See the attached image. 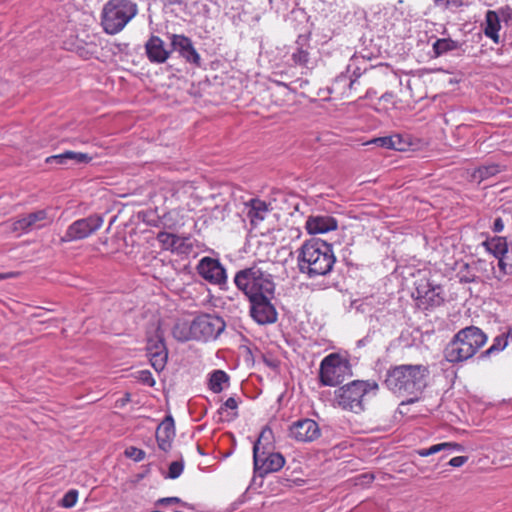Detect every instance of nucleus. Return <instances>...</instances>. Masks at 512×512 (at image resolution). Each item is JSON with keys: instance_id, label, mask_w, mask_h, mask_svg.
Segmentation results:
<instances>
[{"instance_id": "nucleus-1", "label": "nucleus", "mask_w": 512, "mask_h": 512, "mask_svg": "<svg viewBox=\"0 0 512 512\" xmlns=\"http://www.w3.org/2000/svg\"><path fill=\"white\" fill-rule=\"evenodd\" d=\"M429 368L423 364H402L389 368L384 384L398 395H417L427 385Z\"/></svg>"}, {"instance_id": "nucleus-2", "label": "nucleus", "mask_w": 512, "mask_h": 512, "mask_svg": "<svg viewBox=\"0 0 512 512\" xmlns=\"http://www.w3.org/2000/svg\"><path fill=\"white\" fill-rule=\"evenodd\" d=\"M336 262L332 245L320 239L305 241L298 251V266L310 277L330 273Z\"/></svg>"}, {"instance_id": "nucleus-3", "label": "nucleus", "mask_w": 512, "mask_h": 512, "mask_svg": "<svg viewBox=\"0 0 512 512\" xmlns=\"http://www.w3.org/2000/svg\"><path fill=\"white\" fill-rule=\"evenodd\" d=\"M487 336L475 326L458 331L445 348L448 362L458 363L472 358L486 343Z\"/></svg>"}, {"instance_id": "nucleus-4", "label": "nucleus", "mask_w": 512, "mask_h": 512, "mask_svg": "<svg viewBox=\"0 0 512 512\" xmlns=\"http://www.w3.org/2000/svg\"><path fill=\"white\" fill-rule=\"evenodd\" d=\"M234 283L249 300L263 296H273L275 291V284L270 275L257 267L238 271L234 277Z\"/></svg>"}, {"instance_id": "nucleus-5", "label": "nucleus", "mask_w": 512, "mask_h": 512, "mask_svg": "<svg viewBox=\"0 0 512 512\" xmlns=\"http://www.w3.org/2000/svg\"><path fill=\"white\" fill-rule=\"evenodd\" d=\"M137 4L131 0H109L103 7L101 24L108 34H117L136 16Z\"/></svg>"}, {"instance_id": "nucleus-6", "label": "nucleus", "mask_w": 512, "mask_h": 512, "mask_svg": "<svg viewBox=\"0 0 512 512\" xmlns=\"http://www.w3.org/2000/svg\"><path fill=\"white\" fill-rule=\"evenodd\" d=\"M379 386L374 380H354L335 391L336 401L344 410L360 413L364 410L363 402L369 393H376Z\"/></svg>"}, {"instance_id": "nucleus-7", "label": "nucleus", "mask_w": 512, "mask_h": 512, "mask_svg": "<svg viewBox=\"0 0 512 512\" xmlns=\"http://www.w3.org/2000/svg\"><path fill=\"white\" fill-rule=\"evenodd\" d=\"M192 327L195 340L207 342L215 340L224 331L225 322L216 315L202 314L194 318Z\"/></svg>"}, {"instance_id": "nucleus-8", "label": "nucleus", "mask_w": 512, "mask_h": 512, "mask_svg": "<svg viewBox=\"0 0 512 512\" xmlns=\"http://www.w3.org/2000/svg\"><path fill=\"white\" fill-rule=\"evenodd\" d=\"M103 223V217L97 214L78 219L68 226L61 240L63 242H72L85 239L98 231Z\"/></svg>"}, {"instance_id": "nucleus-9", "label": "nucleus", "mask_w": 512, "mask_h": 512, "mask_svg": "<svg viewBox=\"0 0 512 512\" xmlns=\"http://www.w3.org/2000/svg\"><path fill=\"white\" fill-rule=\"evenodd\" d=\"M345 366L341 357L332 353L326 356L320 364L319 378L325 386H336L343 381Z\"/></svg>"}, {"instance_id": "nucleus-10", "label": "nucleus", "mask_w": 512, "mask_h": 512, "mask_svg": "<svg viewBox=\"0 0 512 512\" xmlns=\"http://www.w3.org/2000/svg\"><path fill=\"white\" fill-rule=\"evenodd\" d=\"M254 469L259 476L263 477L269 473L278 472L281 470L286 460L279 452L273 450H266L253 454Z\"/></svg>"}, {"instance_id": "nucleus-11", "label": "nucleus", "mask_w": 512, "mask_h": 512, "mask_svg": "<svg viewBox=\"0 0 512 512\" xmlns=\"http://www.w3.org/2000/svg\"><path fill=\"white\" fill-rule=\"evenodd\" d=\"M321 435L318 423L309 418L293 422L289 427V437L297 442H313Z\"/></svg>"}, {"instance_id": "nucleus-12", "label": "nucleus", "mask_w": 512, "mask_h": 512, "mask_svg": "<svg viewBox=\"0 0 512 512\" xmlns=\"http://www.w3.org/2000/svg\"><path fill=\"white\" fill-rule=\"evenodd\" d=\"M273 296H263L249 300L251 303L250 315L261 325L272 324L277 320V311L271 303Z\"/></svg>"}, {"instance_id": "nucleus-13", "label": "nucleus", "mask_w": 512, "mask_h": 512, "mask_svg": "<svg viewBox=\"0 0 512 512\" xmlns=\"http://www.w3.org/2000/svg\"><path fill=\"white\" fill-rule=\"evenodd\" d=\"M197 273L206 281L214 285L226 282V271L219 260L211 257H203L197 267Z\"/></svg>"}, {"instance_id": "nucleus-14", "label": "nucleus", "mask_w": 512, "mask_h": 512, "mask_svg": "<svg viewBox=\"0 0 512 512\" xmlns=\"http://www.w3.org/2000/svg\"><path fill=\"white\" fill-rule=\"evenodd\" d=\"M50 222L51 221L48 220L47 211L43 209L29 213L12 221L9 225V230L18 234H23L32 229H40Z\"/></svg>"}, {"instance_id": "nucleus-15", "label": "nucleus", "mask_w": 512, "mask_h": 512, "mask_svg": "<svg viewBox=\"0 0 512 512\" xmlns=\"http://www.w3.org/2000/svg\"><path fill=\"white\" fill-rule=\"evenodd\" d=\"M359 76L353 78L348 72L341 73L332 81L329 93L335 99L349 98L357 90Z\"/></svg>"}, {"instance_id": "nucleus-16", "label": "nucleus", "mask_w": 512, "mask_h": 512, "mask_svg": "<svg viewBox=\"0 0 512 512\" xmlns=\"http://www.w3.org/2000/svg\"><path fill=\"white\" fill-rule=\"evenodd\" d=\"M170 40L171 46L181 57L197 67L201 66V57L189 37L182 34H172Z\"/></svg>"}, {"instance_id": "nucleus-17", "label": "nucleus", "mask_w": 512, "mask_h": 512, "mask_svg": "<svg viewBox=\"0 0 512 512\" xmlns=\"http://www.w3.org/2000/svg\"><path fill=\"white\" fill-rule=\"evenodd\" d=\"M146 55L152 63H164L169 58L171 51L165 46L159 36H151L145 44Z\"/></svg>"}, {"instance_id": "nucleus-18", "label": "nucleus", "mask_w": 512, "mask_h": 512, "mask_svg": "<svg viewBox=\"0 0 512 512\" xmlns=\"http://www.w3.org/2000/svg\"><path fill=\"white\" fill-rule=\"evenodd\" d=\"M174 437V420L171 416H167L156 429L158 447L165 452L169 451L172 447Z\"/></svg>"}, {"instance_id": "nucleus-19", "label": "nucleus", "mask_w": 512, "mask_h": 512, "mask_svg": "<svg viewBox=\"0 0 512 512\" xmlns=\"http://www.w3.org/2000/svg\"><path fill=\"white\" fill-rule=\"evenodd\" d=\"M337 229V221L331 216H310L306 221L309 234H323Z\"/></svg>"}, {"instance_id": "nucleus-20", "label": "nucleus", "mask_w": 512, "mask_h": 512, "mask_svg": "<svg viewBox=\"0 0 512 512\" xmlns=\"http://www.w3.org/2000/svg\"><path fill=\"white\" fill-rule=\"evenodd\" d=\"M501 29L500 16L494 10H488L485 14L483 24V32L486 37L491 39L495 44L500 43L499 31Z\"/></svg>"}, {"instance_id": "nucleus-21", "label": "nucleus", "mask_w": 512, "mask_h": 512, "mask_svg": "<svg viewBox=\"0 0 512 512\" xmlns=\"http://www.w3.org/2000/svg\"><path fill=\"white\" fill-rule=\"evenodd\" d=\"M246 206L248 208L247 217L253 227L260 224L269 213L268 205L260 199H251Z\"/></svg>"}, {"instance_id": "nucleus-22", "label": "nucleus", "mask_w": 512, "mask_h": 512, "mask_svg": "<svg viewBox=\"0 0 512 512\" xmlns=\"http://www.w3.org/2000/svg\"><path fill=\"white\" fill-rule=\"evenodd\" d=\"M484 245L486 246V249L498 259V266L501 269L502 259L504 258V255L507 254L510 244L508 245L505 238L494 237L487 240Z\"/></svg>"}, {"instance_id": "nucleus-23", "label": "nucleus", "mask_w": 512, "mask_h": 512, "mask_svg": "<svg viewBox=\"0 0 512 512\" xmlns=\"http://www.w3.org/2000/svg\"><path fill=\"white\" fill-rule=\"evenodd\" d=\"M463 450H464L463 446L459 443L443 442V443L432 445L429 448L419 449L416 451V453L421 457H427V456L433 455V454L441 452V451H447L448 453H452L454 451L461 452Z\"/></svg>"}, {"instance_id": "nucleus-24", "label": "nucleus", "mask_w": 512, "mask_h": 512, "mask_svg": "<svg viewBox=\"0 0 512 512\" xmlns=\"http://www.w3.org/2000/svg\"><path fill=\"white\" fill-rule=\"evenodd\" d=\"M273 431L270 427L265 426L257 439V441L254 443L253 446V454L266 451V450H273Z\"/></svg>"}, {"instance_id": "nucleus-25", "label": "nucleus", "mask_w": 512, "mask_h": 512, "mask_svg": "<svg viewBox=\"0 0 512 512\" xmlns=\"http://www.w3.org/2000/svg\"><path fill=\"white\" fill-rule=\"evenodd\" d=\"M229 376L223 370H214L209 377L208 387L213 393H220L224 389V385L228 384Z\"/></svg>"}, {"instance_id": "nucleus-26", "label": "nucleus", "mask_w": 512, "mask_h": 512, "mask_svg": "<svg viewBox=\"0 0 512 512\" xmlns=\"http://www.w3.org/2000/svg\"><path fill=\"white\" fill-rule=\"evenodd\" d=\"M194 249V244L192 241V238L190 235L187 236H180L176 235L172 252L179 254V255H188L190 254Z\"/></svg>"}, {"instance_id": "nucleus-27", "label": "nucleus", "mask_w": 512, "mask_h": 512, "mask_svg": "<svg viewBox=\"0 0 512 512\" xmlns=\"http://www.w3.org/2000/svg\"><path fill=\"white\" fill-rule=\"evenodd\" d=\"M192 322L191 323H179L173 328V336L181 342L195 340L193 333Z\"/></svg>"}, {"instance_id": "nucleus-28", "label": "nucleus", "mask_w": 512, "mask_h": 512, "mask_svg": "<svg viewBox=\"0 0 512 512\" xmlns=\"http://www.w3.org/2000/svg\"><path fill=\"white\" fill-rule=\"evenodd\" d=\"M367 144H375L380 147H385L388 149H395V150L403 149L401 146V137L399 135L374 138L373 140L369 141Z\"/></svg>"}, {"instance_id": "nucleus-29", "label": "nucleus", "mask_w": 512, "mask_h": 512, "mask_svg": "<svg viewBox=\"0 0 512 512\" xmlns=\"http://www.w3.org/2000/svg\"><path fill=\"white\" fill-rule=\"evenodd\" d=\"M458 48V43L450 38L437 39L433 43V51L436 57Z\"/></svg>"}, {"instance_id": "nucleus-30", "label": "nucleus", "mask_w": 512, "mask_h": 512, "mask_svg": "<svg viewBox=\"0 0 512 512\" xmlns=\"http://www.w3.org/2000/svg\"><path fill=\"white\" fill-rule=\"evenodd\" d=\"M500 172L497 164L483 165L474 170L472 173L473 179L481 182L491 176H494Z\"/></svg>"}, {"instance_id": "nucleus-31", "label": "nucleus", "mask_w": 512, "mask_h": 512, "mask_svg": "<svg viewBox=\"0 0 512 512\" xmlns=\"http://www.w3.org/2000/svg\"><path fill=\"white\" fill-rule=\"evenodd\" d=\"M512 341V331H508L506 334L499 335L494 338L492 345L486 351L487 354H493L504 350Z\"/></svg>"}, {"instance_id": "nucleus-32", "label": "nucleus", "mask_w": 512, "mask_h": 512, "mask_svg": "<svg viewBox=\"0 0 512 512\" xmlns=\"http://www.w3.org/2000/svg\"><path fill=\"white\" fill-rule=\"evenodd\" d=\"M238 401L234 397H229L219 408L220 415L226 414V420H232L237 416Z\"/></svg>"}, {"instance_id": "nucleus-33", "label": "nucleus", "mask_w": 512, "mask_h": 512, "mask_svg": "<svg viewBox=\"0 0 512 512\" xmlns=\"http://www.w3.org/2000/svg\"><path fill=\"white\" fill-rule=\"evenodd\" d=\"M146 349L148 355L151 353H159L167 350L164 339L158 332L154 337L148 339Z\"/></svg>"}, {"instance_id": "nucleus-34", "label": "nucleus", "mask_w": 512, "mask_h": 512, "mask_svg": "<svg viewBox=\"0 0 512 512\" xmlns=\"http://www.w3.org/2000/svg\"><path fill=\"white\" fill-rule=\"evenodd\" d=\"M148 356H149L152 367L156 371L160 372L165 368L167 359H168V351L167 350L163 351V352H159V353H151Z\"/></svg>"}, {"instance_id": "nucleus-35", "label": "nucleus", "mask_w": 512, "mask_h": 512, "mask_svg": "<svg viewBox=\"0 0 512 512\" xmlns=\"http://www.w3.org/2000/svg\"><path fill=\"white\" fill-rule=\"evenodd\" d=\"M175 236L176 234L161 231L157 234V240L163 249L170 250L172 252Z\"/></svg>"}, {"instance_id": "nucleus-36", "label": "nucleus", "mask_w": 512, "mask_h": 512, "mask_svg": "<svg viewBox=\"0 0 512 512\" xmlns=\"http://www.w3.org/2000/svg\"><path fill=\"white\" fill-rule=\"evenodd\" d=\"M78 491L76 489H71L65 495L60 501V505L64 508H72L76 505L78 500Z\"/></svg>"}, {"instance_id": "nucleus-37", "label": "nucleus", "mask_w": 512, "mask_h": 512, "mask_svg": "<svg viewBox=\"0 0 512 512\" xmlns=\"http://www.w3.org/2000/svg\"><path fill=\"white\" fill-rule=\"evenodd\" d=\"M435 6L445 10H454L463 5V0H433Z\"/></svg>"}, {"instance_id": "nucleus-38", "label": "nucleus", "mask_w": 512, "mask_h": 512, "mask_svg": "<svg viewBox=\"0 0 512 512\" xmlns=\"http://www.w3.org/2000/svg\"><path fill=\"white\" fill-rule=\"evenodd\" d=\"M124 454L126 457L133 459L135 462L144 460L146 456L145 451L134 446L126 448Z\"/></svg>"}, {"instance_id": "nucleus-39", "label": "nucleus", "mask_w": 512, "mask_h": 512, "mask_svg": "<svg viewBox=\"0 0 512 512\" xmlns=\"http://www.w3.org/2000/svg\"><path fill=\"white\" fill-rule=\"evenodd\" d=\"M66 157L68 160H73L77 163H89L92 161V157L87 153L66 151Z\"/></svg>"}, {"instance_id": "nucleus-40", "label": "nucleus", "mask_w": 512, "mask_h": 512, "mask_svg": "<svg viewBox=\"0 0 512 512\" xmlns=\"http://www.w3.org/2000/svg\"><path fill=\"white\" fill-rule=\"evenodd\" d=\"M292 59L296 64L305 66L309 62V52L303 48H298L292 54Z\"/></svg>"}, {"instance_id": "nucleus-41", "label": "nucleus", "mask_w": 512, "mask_h": 512, "mask_svg": "<svg viewBox=\"0 0 512 512\" xmlns=\"http://www.w3.org/2000/svg\"><path fill=\"white\" fill-rule=\"evenodd\" d=\"M501 271L505 274H512V240L510 241V248L501 262Z\"/></svg>"}, {"instance_id": "nucleus-42", "label": "nucleus", "mask_w": 512, "mask_h": 512, "mask_svg": "<svg viewBox=\"0 0 512 512\" xmlns=\"http://www.w3.org/2000/svg\"><path fill=\"white\" fill-rule=\"evenodd\" d=\"M184 469V465L181 461H174L169 465L167 477L170 479L178 478Z\"/></svg>"}, {"instance_id": "nucleus-43", "label": "nucleus", "mask_w": 512, "mask_h": 512, "mask_svg": "<svg viewBox=\"0 0 512 512\" xmlns=\"http://www.w3.org/2000/svg\"><path fill=\"white\" fill-rule=\"evenodd\" d=\"M136 378L143 384L150 387L155 385V379L153 378L149 370H141L137 372Z\"/></svg>"}, {"instance_id": "nucleus-44", "label": "nucleus", "mask_w": 512, "mask_h": 512, "mask_svg": "<svg viewBox=\"0 0 512 512\" xmlns=\"http://www.w3.org/2000/svg\"><path fill=\"white\" fill-rule=\"evenodd\" d=\"M67 161L68 159L66 157V151L61 154L52 155L46 158V163L48 164L56 163L58 165H64L67 163Z\"/></svg>"}, {"instance_id": "nucleus-45", "label": "nucleus", "mask_w": 512, "mask_h": 512, "mask_svg": "<svg viewBox=\"0 0 512 512\" xmlns=\"http://www.w3.org/2000/svg\"><path fill=\"white\" fill-rule=\"evenodd\" d=\"M374 478H375L374 475L371 473H363L355 478V484L361 485V486H366V485L371 484L373 482Z\"/></svg>"}, {"instance_id": "nucleus-46", "label": "nucleus", "mask_w": 512, "mask_h": 512, "mask_svg": "<svg viewBox=\"0 0 512 512\" xmlns=\"http://www.w3.org/2000/svg\"><path fill=\"white\" fill-rule=\"evenodd\" d=\"M158 504H161V505H168V504H183V505H186L185 503L182 502V500L178 497H166V498H161L158 500L157 502Z\"/></svg>"}, {"instance_id": "nucleus-47", "label": "nucleus", "mask_w": 512, "mask_h": 512, "mask_svg": "<svg viewBox=\"0 0 512 512\" xmlns=\"http://www.w3.org/2000/svg\"><path fill=\"white\" fill-rule=\"evenodd\" d=\"M468 461L466 456H456L449 461V465L453 467H461Z\"/></svg>"}, {"instance_id": "nucleus-48", "label": "nucleus", "mask_w": 512, "mask_h": 512, "mask_svg": "<svg viewBox=\"0 0 512 512\" xmlns=\"http://www.w3.org/2000/svg\"><path fill=\"white\" fill-rule=\"evenodd\" d=\"M501 17L505 22H508L509 20H512V9L509 7H506L504 9H501L500 11Z\"/></svg>"}, {"instance_id": "nucleus-49", "label": "nucleus", "mask_w": 512, "mask_h": 512, "mask_svg": "<svg viewBox=\"0 0 512 512\" xmlns=\"http://www.w3.org/2000/svg\"><path fill=\"white\" fill-rule=\"evenodd\" d=\"M503 229H504L503 220L500 217L496 218L493 223L494 232H501Z\"/></svg>"}, {"instance_id": "nucleus-50", "label": "nucleus", "mask_w": 512, "mask_h": 512, "mask_svg": "<svg viewBox=\"0 0 512 512\" xmlns=\"http://www.w3.org/2000/svg\"><path fill=\"white\" fill-rule=\"evenodd\" d=\"M18 276L17 272H7V273H0V281L10 278H15Z\"/></svg>"}, {"instance_id": "nucleus-51", "label": "nucleus", "mask_w": 512, "mask_h": 512, "mask_svg": "<svg viewBox=\"0 0 512 512\" xmlns=\"http://www.w3.org/2000/svg\"><path fill=\"white\" fill-rule=\"evenodd\" d=\"M461 281L468 283V282H473L474 279L473 278H462Z\"/></svg>"}, {"instance_id": "nucleus-52", "label": "nucleus", "mask_w": 512, "mask_h": 512, "mask_svg": "<svg viewBox=\"0 0 512 512\" xmlns=\"http://www.w3.org/2000/svg\"><path fill=\"white\" fill-rule=\"evenodd\" d=\"M130 400V395L126 394V398H124L123 403L128 402Z\"/></svg>"}]
</instances>
